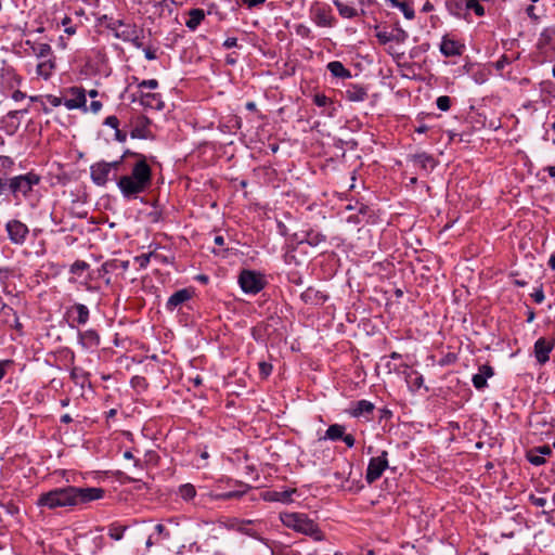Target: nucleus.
<instances>
[{"label": "nucleus", "instance_id": "obj_1", "mask_svg": "<svg viewBox=\"0 0 555 555\" xmlns=\"http://www.w3.org/2000/svg\"><path fill=\"white\" fill-rule=\"evenodd\" d=\"M104 493V489L96 487H61L41 493L37 500V505L49 509L73 507L101 500Z\"/></svg>", "mask_w": 555, "mask_h": 555}, {"label": "nucleus", "instance_id": "obj_2", "mask_svg": "<svg viewBox=\"0 0 555 555\" xmlns=\"http://www.w3.org/2000/svg\"><path fill=\"white\" fill-rule=\"evenodd\" d=\"M151 184L152 169L142 155H140V159L134 164L130 175L121 176L117 181L120 193L127 199L137 198Z\"/></svg>", "mask_w": 555, "mask_h": 555}, {"label": "nucleus", "instance_id": "obj_3", "mask_svg": "<svg viewBox=\"0 0 555 555\" xmlns=\"http://www.w3.org/2000/svg\"><path fill=\"white\" fill-rule=\"evenodd\" d=\"M280 520L286 528L292 529L298 533L309 535L314 541L324 540V534L320 530L318 524L309 518L307 514L285 512L280 514Z\"/></svg>", "mask_w": 555, "mask_h": 555}, {"label": "nucleus", "instance_id": "obj_4", "mask_svg": "<svg viewBox=\"0 0 555 555\" xmlns=\"http://www.w3.org/2000/svg\"><path fill=\"white\" fill-rule=\"evenodd\" d=\"M39 182L40 177L37 173L27 172L10 178L8 180V189L13 197L17 199L20 196L27 197L33 191V188L38 185Z\"/></svg>", "mask_w": 555, "mask_h": 555}, {"label": "nucleus", "instance_id": "obj_5", "mask_svg": "<svg viewBox=\"0 0 555 555\" xmlns=\"http://www.w3.org/2000/svg\"><path fill=\"white\" fill-rule=\"evenodd\" d=\"M121 165L120 160L115 162H98L90 167V177L92 182L98 186H104L109 181V175L115 171Z\"/></svg>", "mask_w": 555, "mask_h": 555}, {"label": "nucleus", "instance_id": "obj_6", "mask_svg": "<svg viewBox=\"0 0 555 555\" xmlns=\"http://www.w3.org/2000/svg\"><path fill=\"white\" fill-rule=\"evenodd\" d=\"M238 284L246 294H257L263 289L266 282L260 273L243 270L238 276Z\"/></svg>", "mask_w": 555, "mask_h": 555}, {"label": "nucleus", "instance_id": "obj_7", "mask_svg": "<svg viewBox=\"0 0 555 555\" xmlns=\"http://www.w3.org/2000/svg\"><path fill=\"white\" fill-rule=\"evenodd\" d=\"M388 467V452L383 451L380 455L376 457H372L369 462L365 479L367 483H373L377 479H379Z\"/></svg>", "mask_w": 555, "mask_h": 555}, {"label": "nucleus", "instance_id": "obj_8", "mask_svg": "<svg viewBox=\"0 0 555 555\" xmlns=\"http://www.w3.org/2000/svg\"><path fill=\"white\" fill-rule=\"evenodd\" d=\"M312 21L320 27H333L336 20L327 4L314 3L310 9Z\"/></svg>", "mask_w": 555, "mask_h": 555}, {"label": "nucleus", "instance_id": "obj_9", "mask_svg": "<svg viewBox=\"0 0 555 555\" xmlns=\"http://www.w3.org/2000/svg\"><path fill=\"white\" fill-rule=\"evenodd\" d=\"M5 230L8 232L9 240L15 245H23L29 233L28 227L16 219L8 221Z\"/></svg>", "mask_w": 555, "mask_h": 555}, {"label": "nucleus", "instance_id": "obj_10", "mask_svg": "<svg viewBox=\"0 0 555 555\" xmlns=\"http://www.w3.org/2000/svg\"><path fill=\"white\" fill-rule=\"evenodd\" d=\"M117 37L122 41L130 42L137 49H141L144 46V30L135 25H124V28L117 33Z\"/></svg>", "mask_w": 555, "mask_h": 555}, {"label": "nucleus", "instance_id": "obj_11", "mask_svg": "<svg viewBox=\"0 0 555 555\" xmlns=\"http://www.w3.org/2000/svg\"><path fill=\"white\" fill-rule=\"evenodd\" d=\"M555 340L554 339H547L545 337H540L534 343V357L539 364H545L550 359V352L554 348Z\"/></svg>", "mask_w": 555, "mask_h": 555}, {"label": "nucleus", "instance_id": "obj_12", "mask_svg": "<svg viewBox=\"0 0 555 555\" xmlns=\"http://www.w3.org/2000/svg\"><path fill=\"white\" fill-rule=\"evenodd\" d=\"M22 82V77L12 67H3L0 70V87L5 90H14Z\"/></svg>", "mask_w": 555, "mask_h": 555}, {"label": "nucleus", "instance_id": "obj_13", "mask_svg": "<svg viewBox=\"0 0 555 555\" xmlns=\"http://www.w3.org/2000/svg\"><path fill=\"white\" fill-rule=\"evenodd\" d=\"M296 493V489H286L283 491L278 490H266L261 492V499L266 502H281L288 504L293 502V494Z\"/></svg>", "mask_w": 555, "mask_h": 555}, {"label": "nucleus", "instance_id": "obj_14", "mask_svg": "<svg viewBox=\"0 0 555 555\" xmlns=\"http://www.w3.org/2000/svg\"><path fill=\"white\" fill-rule=\"evenodd\" d=\"M194 292L190 288H182L173 293L166 302V309L168 311H173L184 302L189 301Z\"/></svg>", "mask_w": 555, "mask_h": 555}, {"label": "nucleus", "instance_id": "obj_15", "mask_svg": "<svg viewBox=\"0 0 555 555\" xmlns=\"http://www.w3.org/2000/svg\"><path fill=\"white\" fill-rule=\"evenodd\" d=\"M494 374L493 369L483 364L479 367V372L473 376V385L476 389L480 390L487 386V379L492 377Z\"/></svg>", "mask_w": 555, "mask_h": 555}, {"label": "nucleus", "instance_id": "obj_16", "mask_svg": "<svg viewBox=\"0 0 555 555\" xmlns=\"http://www.w3.org/2000/svg\"><path fill=\"white\" fill-rule=\"evenodd\" d=\"M140 103L144 107H150L158 111L164 108V102L162 100L160 94L158 93L141 92Z\"/></svg>", "mask_w": 555, "mask_h": 555}, {"label": "nucleus", "instance_id": "obj_17", "mask_svg": "<svg viewBox=\"0 0 555 555\" xmlns=\"http://www.w3.org/2000/svg\"><path fill=\"white\" fill-rule=\"evenodd\" d=\"M25 44L28 46L30 48L33 54L36 55L40 60H44L52 55V48L49 43L26 40Z\"/></svg>", "mask_w": 555, "mask_h": 555}, {"label": "nucleus", "instance_id": "obj_18", "mask_svg": "<svg viewBox=\"0 0 555 555\" xmlns=\"http://www.w3.org/2000/svg\"><path fill=\"white\" fill-rule=\"evenodd\" d=\"M73 94H75V98L73 99H66L64 101V106L67 109H76L80 108L86 105L87 99L85 94V90L80 88H73L72 89Z\"/></svg>", "mask_w": 555, "mask_h": 555}, {"label": "nucleus", "instance_id": "obj_19", "mask_svg": "<svg viewBox=\"0 0 555 555\" xmlns=\"http://www.w3.org/2000/svg\"><path fill=\"white\" fill-rule=\"evenodd\" d=\"M55 69V61L52 57H47L40 61L36 67V73L39 77L48 80Z\"/></svg>", "mask_w": 555, "mask_h": 555}, {"label": "nucleus", "instance_id": "obj_20", "mask_svg": "<svg viewBox=\"0 0 555 555\" xmlns=\"http://www.w3.org/2000/svg\"><path fill=\"white\" fill-rule=\"evenodd\" d=\"M374 404L367 400L357 401L350 409L349 414L353 417H360L363 415L372 414L374 411Z\"/></svg>", "mask_w": 555, "mask_h": 555}, {"label": "nucleus", "instance_id": "obj_21", "mask_svg": "<svg viewBox=\"0 0 555 555\" xmlns=\"http://www.w3.org/2000/svg\"><path fill=\"white\" fill-rule=\"evenodd\" d=\"M301 299L309 305H321L326 300V296L313 287H308L301 294Z\"/></svg>", "mask_w": 555, "mask_h": 555}, {"label": "nucleus", "instance_id": "obj_22", "mask_svg": "<svg viewBox=\"0 0 555 555\" xmlns=\"http://www.w3.org/2000/svg\"><path fill=\"white\" fill-rule=\"evenodd\" d=\"M73 313H76V318L74 320L80 325L86 324L89 320L90 312L88 307L83 304H75L67 310L68 315Z\"/></svg>", "mask_w": 555, "mask_h": 555}, {"label": "nucleus", "instance_id": "obj_23", "mask_svg": "<svg viewBox=\"0 0 555 555\" xmlns=\"http://www.w3.org/2000/svg\"><path fill=\"white\" fill-rule=\"evenodd\" d=\"M440 52L444 56H455L462 53L461 46L456 41L448 38H443L440 44Z\"/></svg>", "mask_w": 555, "mask_h": 555}, {"label": "nucleus", "instance_id": "obj_24", "mask_svg": "<svg viewBox=\"0 0 555 555\" xmlns=\"http://www.w3.org/2000/svg\"><path fill=\"white\" fill-rule=\"evenodd\" d=\"M80 343L85 348L96 347L100 344V336L94 330H88L79 334Z\"/></svg>", "mask_w": 555, "mask_h": 555}, {"label": "nucleus", "instance_id": "obj_25", "mask_svg": "<svg viewBox=\"0 0 555 555\" xmlns=\"http://www.w3.org/2000/svg\"><path fill=\"white\" fill-rule=\"evenodd\" d=\"M204 17L205 13L202 9H192L189 12V18L185 22V26L191 30H195L202 23Z\"/></svg>", "mask_w": 555, "mask_h": 555}, {"label": "nucleus", "instance_id": "obj_26", "mask_svg": "<svg viewBox=\"0 0 555 555\" xmlns=\"http://www.w3.org/2000/svg\"><path fill=\"white\" fill-rule=\"evenodd\" d=\"M412 160L415 166H418L423 169L434 168L435 167V159L431 155L427 153H418L412 156Z\"/></svg>", "mask_w": 555, "mask_h": 555}, {"label": "nucleus", "instance_id": "obj_27", "mask_svg": "<svg viewBox=\"0 0 555 555\" xmlns=\"http://www.w3.org/2000/svg\"><path fill=\"white\" fill-rule=\"evenodd\" d=\"M328 72L337 78H349L351 77L350 72L339 61H333L327 64Z\"/></svg>", "mask_w": 555, "mask_h": 555}, {"label": "nucleus", "instance_id": "obj_28", "mask_svg": "<svg viewBox=\"0 0 555 555\" xmlns=\"http://www.w3.org/2000/svg\"><path fill=\"white\" fill-rule=\"evenodd\" d=\"M345 430H346V427L344 425L333 424V425L328 426V428L326 429L325 435L322 439L332 440V441L340 440Z\"/></svg>", "mask_w": 555, "mask_h": 555}, {"label": "nucleus", "instance_id": "obj_29", "mask_svg": "<svg viewBox=\"0 0 555 555\" xmlns=\"http://www.w3.org/2000/svg\"><path fill=\"white\" fill-rule=\"evenodd\" d=\"M366 91L358 86H352L346 90V98L352 102H362L365 100Z\"/></svg>", "mask_w": 555, "mask_h": 555}, {"label": "nucleus", "instance_id": "obj_30", "mask_svg": "<svg viewBox=\"0 0 555 555\" xmlns=\"http://www.w3.org/2000/svg\"><path fill=\"white\" fill-rule=\"evenodd\" d=\"M334 5L337 8L338 13L344 18H352L357 15V10L340 0H333Z\"/></svg>", "mask_w": 555, "mask_h": 555}, {"label": "nucleus", "instance_id": "obj_31", "mask_svg": "<svg viewBox=\"0 0 555 555\" xmlns=\"http://www.w3.org/2000/svg\"><path fill=\"white\" fill-rule=\"evenodd\" d=\"M326 241V236L322 233L309 231L306 235V242L311 246H318Z\"/></svg>", "mask_w": 555, "mask_h": 555}, {"label": "nucleus", "instance_id": "obj_32", "mask_svg": "<svg viewBox=\"0 0 555 555\" xmlns=\"http://www.w3.org/2000/svg\"><path fill=\"white\" fill-rule=\"evenodd\" d=\"M179 494L183 500H192L196 495L195 487L191 483L182 485L179 488Z\"/></svg>", "mask_w": 555, "mask_h": 555}, {"label": "nucleus", "instance_id": "obj_33", "mask_svg": "<svg viewBox=\"0 0 555 555\" xmlns=\"http://www.w3.org/2000/svg\"><path fill=\"white\" fill-rule=\"evenodd\" d=\"M465 9L468 11H474L476 15L482 16L485 14L483 7L479 3L478 0H466Z\"/></svg>", "mask_w": 555, "mask_h": 555}, {"label": "nucleus", "instance_id": "obj_34", "mask_svg": "<svg viewBox=\"0 0 555 555\" xmlns=\"http://www.w3.org/2000/svg\"><path fill=\"white\" fill-rule=\"evenodd\" d=\"M397 8L403 13L405 18H408V20L414 18L415 12L409 2L401 1Z\"/></svg>", "mask_w": 555, "mask_h": 555}, {"label": "nucleus", "instance_id": "obj_35", "mask_svg": "<svg viewBox=\"0 0 555 555\" xmlns=\"http://www.w3.org/2000/svg\"><path fill=\"white\" fill-rule=\"evenodd\" d=\"M126 530V527H121V526H117V525H113L109 527V530H108V535L118 541V540H121L122 539V535H124V532Z\"/></svg>", "mask_w": 555, "mask_h": 555}, {"label": "nucleus", "instance_id": "obj_36", "mask_svg": "<svg viewBox=\"0 0 555 555\" xmlns=\"http://www.w3.org/2000/svg\"><path fill=\"white\" fill-rule=\"evenodd\" d=\"M376 38L380 44H386L390 41H393L392 31L378 30L376 31Z\"/></svg>", "mask_w": 555, "mask_h": 555}, {"label": "nucleus", "instance_id": "obj_37", "mask_svg": "<svg viewBox=\"0 0 555 555\" xmlns=\"http://www.w3.org/2000/svg\"><path fill=\"white\" fill-rule=\"evenodd\" d=\"M437 107L442 111L447 112L450 108L451 105V99L448 95H441L437 98L436 101Z\"/></svg>", "mask_w": 555, "mask_h": 555}, {"label": "nucleus", "instance_id": "obj_38", "mask_svg": "<svg viewBox=\"0 0 555 555\" xmlns=\"http://www.w3.org/2000/svg\"><path fill=\"white\" fill-rule=\"evenodd\" d=\"M413 387H415L416 389L421 388L423 386V383H424V378L421 374H418L417 372H413L409 375V380H408Z\"/></svg>", "mask_w": 555, "mask_h": 555}, {"label": "nucleus", "instance_id": "obj_39", "mask_svg": "<svg viewBox=\"0 0 555 555\" xmlns=\"http://www.w3.org/2000/svg\"><path fill=\"white\" fill-rule=\"evenodd\" d=\"M537 452H533V450L528 454V461L534 465V466H540V465H543L545 463V457L540 455L539 453L535 454Z\"/></svg>", "mask_w": 555, "mask_h": 555}, {"label": "nucleus", "instance_id": "obj_40", "mask_svg": "<svg viewBox=\"0 0 555 555\" xmlns=\"http://www.w3.org/2000/svg\"><path fill=\"white\" fill-rule=\"evenodd\" d=\"M529 502L537 507H545L547 505V500L545 498L534 494L529 495Z\"/></svg>", "mask_w": 555, "mask_h": 555}, {"label": "nucleus", "instance_id": "obj_41", "mask_svg": "<svg viewBox=\"0 0 555 555\" xmlns=\"http://www.w3.org/2000/svg\"><path fill=\"white\" fill-rule=\"evenodd\" d=\"M249 489H250V486L242 483V485H240V489L233 490V491H228V492L231 494V500H232V499H238V498L243 496Z\"/></svg>", "mask_w": 555, "mask_h": 555}, {"label": "nucleus", "instance_id": "obj_42", "mask_svg": "<svg viewBox=\"0 0 555 555\" xmlns=\"http://www.w3.org/2000/svg\"><path fill=\"white\" fill-rule=\"evenodd\" d=\"M237 4L246 5L248 9H254L262 5L266 0H236Z\"/></svg>", "mask_w": 555, "mask_h": 555}, {"label": "nucleus", "instance_id": "obj_43", "mask_svg": "<svg viewBox=\"0 0 555 555\" xmlns=\"http://www.w3.org/2000/svg\"><path fill=\"white\" fill-rule=\"evenodd\" d=\"M88 263L82 261V260H77L75 261L72 266H70V272L72 273H80L82 271H85L86 269H88Z\"/></svg>", "mask_w": 555, "mask_h": 555}, {"label": "nucleus", "instance_id": "obj_44", "mask_svg": "<svg viewBox=\"0 0 555 555\" xmlns=\"http://www.w3.org/2000/svg\"><path fill=\"white\" fill-rule=\"evenodd\" d=\"M62 25L64 26V31L72 36L74 34H76V26H73L72 25V20L67 16H65L62 21Z\"/></svg>", "mask_w": 555, "mask_h": 555}, {"label": "nucleus", "instance_id": "obj_45", "mask_svg": "<svg viewBox=\"0 0 555 555\" xmlns=\"http://www.w3.org/2000/svg\"><path fill=\"white\" fill-rule=\"evenodd\" d=\"M330 102V99L325 95V94H322V93H318L313 96V103L317 105V106H325L327 105Z\"/></svg>", "mask_w": 555, "mask_h": 555}, {"label": "nucleus", "instance_id": "obj_46", "mask_svg": "<svg viewBox=\"0 0 555 555\" xmlns=\"http://www.w3.org/2000/svg\"><path fill=\"white\" fill-rule=\"evenodd\" d=\"M392 36L395 37L393 41L400 43L405 41V39L408 38V33L403 29L398 28L395 31H392Z\"/></svg>", "mask_w": 555, "mask_h": 555}, {"label": "nucleus", "instance_id": "obj_47", "mask_svg": "<svg viewBox=\"0 0 555 555\" xmlns=\"http://www.w3.org/2000/svg\"><path fill=\"white\" fill-rule=\"evenodd\" d=\"M157 87H158V81L156 79L142 80L139 83L140 89H144V88L156 89Z\"/></svg>", "mask_w": 555, "mask_h": 555}, {"label": "nucleus", "instance_id": "obj_48", "mask_svg": "<svg viewBox=\"0 0 555 555\" xmlns=\"http://www.w3.org/2000/svg\"><path fill=\"white\" fill-rule=\"evenodd\" d=\"M259 370H260V374L263 377H268L271 374L272 365L270 363H267V362H260L259 363Z\"/></svg>", "mask_w": 555, "mask_h": 555}, {"label": "nucleus", "instance_id": "obj_49", "mask_svg": "<svg viewBox=\"0 0 555 555\" xmlns=\"http://www.w3.org/2000/svg\"><path fill=\"white\" fill-rule=\"evenodd\" d=\"M104 125H106L113 129H117L119 127V120L116 116L112 115V116H108L105 118Z\"/></svg>", "mask_w": 555, "mask_h": 555}, {"label": "nucleus", "instance_id": "obj_50", "mask_svg": "<svg viewBox=\"0 0 555 555\" xmlns=\"http://www.w3.org/2000/svg\"><path fill=\"white\" fill-rule=\"evenodd\" d=\"M531 297L533 298V300L537 302V304H541L543 302L545 296H544V292L542 289V287L535 289L532 294H531Z\"/></svg>", "mask_w": 555, "mask_h": 555}, {"label": "nucleus", "instance_id": "obj_51", "mask_svg": "<svg viewBox=\"0 0 555 555\" xmlns=\"http://www.w3.org/2000/svg\"><path fill=\"white\" fill-rule=\"evenodd\" d=\"M131 137L132 138H139V139H146V129L143 127V128H139V127H135L132 131H131Z\"/></svg>", "mask_w": 555, "mask_h": 555}, {"label": "nucleus", "instance_id": "obj_52", "mask_svg": "<svg viewBox=\"0 0 555 555\" xmlns=\"http://www.w3.org/2000/svg\"><path fill=\"white\" fill-rule=\"evenodd\" d=\"M151 257L152 254H143L138 256L135 260L139 262L140 267L144 268L149 264Z\"/></svg>", "mask_w": 555, "mask_h": 555}, {"label": "nucleus", "instance_id": "obj_53", "mask_svg": "<svg viewBox=\"0 0 555 555\" xmlns=\"http://www.w3.org/2000/svg\"><path fill=\"white\" fill-rule=\"evenodd\" d=\"M533 452L539 453L542 456L551 455L552 449L548 446H540L533 449Z\"/></svg>", "mask_w": 555, "mask_h": 555}, {"label": "nucleus", "instance_id": "obj_54", "mask_svg": "<svg viewBox=\"0 0 555 555\" xmlns=\"http://www.w3.org/2000/svg\"><path fill=\"white\" fill-rule=\"evenodd\" d=\"M142 49H143V52H144V55H145L146 60L153 61V60H155L157 57L156 51L154 49H152L150 47H144V46H143Z\"/></svg>", "mask_w": 555, "mask_h": 555}, {"label": "nucleus", "instance_id": "obj_55", "mask_svg": "<svg viewBox=\"0 0 555 555\" xmlns=\"http://www.w3.org/2000/svg\"><path fill=\"white\" fill-rule=\"evenodd\" d=\"M542 91L546 92L551 96L555 98V83H553V82H544Z\"/></svg>", "mask_w": 555, "mask_h": 555}, {"label": "nucleus", "instance_id": "obj_56", "mask_svg": "<svg viewBox=\"0 0 555 555\" xmlns=\"http://www.w3.org/2000/svg\"><path fill=\"white\" fill-rule=\"evenodd\" d=\"M508 63H509V61H508L507 56L502 55V56H501V57L495 62L494 66H495V68H496L498 70H502V69L505 67V65H506V64H508Z\"/></svg>", "mask_w": 555, "mask_h": 555}, {"label": "nucleus", "instance_id": "obj_57", "mask_svg": "<svg viewBox=\"0 0 555 555\" xmlns=\"http://www.w3.org/2000/svg\"><path fill=\"white\" fill-rule=\"evenodd\" d=\"M340 440H343L347 444V447H349V448H352L354 446V443H356L354 437L352 435H350V434L346 435L344 433V435H343Z\"/></svg>", "mask_w": 555, "mask_h": 555}, {"label": "nucleus", "instance_id": "obj_58", "mask_svg": "<svg viewBox=\"0 0 555 555\" xmlns=\"http://www.w3.org/2000/svg\"><path fill=\"white\" fill-rule=\"evenodd\" d=\"M47 100H48V102H49L52 106H54V107H57V106H60L61 104H64V102L62 101V99H61V98H59V96H55V95H48V96H47Z\"/></svg>", "mask_w": 555, "mask_h": 555}, {"label": "nucleus", "instance_id": "obj_59", "mask_svg": "<svg viewBox=\"0 0 555 555\" xmlns=\"http://www.w3.org/2000/svg\"><path fill=\"white\" fill-rule=\"evenodd\" d=\"M155 531L157 532L158 535H163L165 539L169 538V533L166 527L162 524L155 526Z\"/></svg>", "mask_w": 555, "mask_h": 555}, {"label": "nucleus", "instance_id": "obj_60", "mask_svg": "<svg viewBox=\"0 0 555 555\" xmlns=\"http://www.w3.org/2000/svg\"><path fill=\"white\" fill-rule=\"evenodd\" d=\"M236 44H237V39L235 37L227 38L223 42V47L227 49L234 48V47H236Z\"/></svg>", "mask_w": 555, "mask_h": 555}, {"label": "nucleus", "instance_id": "obj_61", "mask_svg": "<svg viewBox=\"0 0 555 555\" xmlns=\"http://www.w3.org/2000/svg\"><path fill=\"white\" fill-rule=\"evenodd\" d=\"M25 98V93H23L20 90H16V88L13 90L12 99L14 101H21Z\"/></svg>", "mask_w": 555, "mask_h": 555}, {"label": "nucleus", "instance_id": "obj_62", "mask_svg": "<svg viewBox=\"0 0 555 555\" xmlns=\"http://www.w3.org/2000/svg\"><path fill=\"white\" fill-rule=\"evenodd\" d=\"M102 107V103L100 101H92L90 104V109L93 113H98Z\"/></svg>", "mask_w": 555, "mask_h": 555}, {"label": "nucleus", "instance_id": "obj_63", "mask_svg": "<svg viewBox=\"0 0 555 555\" xmlns=\"http://www.w3.org/2000/svg\"><path fill=\"white\" fill-rule=\"evenodd\" d=\"M214 498L216 500L225 501V500H231V494L229 492L217 493L214 495Z\"/></svg>", "mask_w": 555, "mask_h": 555}, {"label": "nucleus", "instance_id": "obj_64", "mask_svg": "<svg viewBox=\"0 0 555 555\" xmlns=\"http://www.w3.org/2000/svg\"><path fill=\"white\" fill-rule=\"evenodd\" d=\"M115 138L116 140H118L119 142H125L126 141V134L122 133L119 128L115 129Z\"/></svg>", "mask_w": 555, "mask_h": 555}]
</instances>
